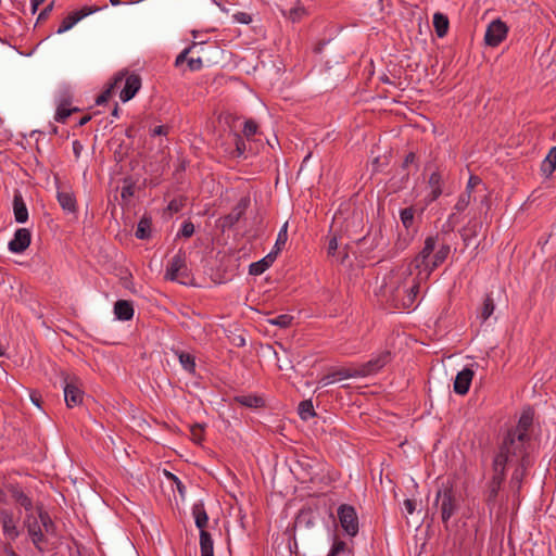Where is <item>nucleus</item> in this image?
<instances>
[{"label": "nucleus", "instance_id": "79ce46f5", "mask_svg": "<svg viewBox=\"0 0 556 556\" xmlns=\"http://www.w3.org/2000/svg\"><path fill=\"white\" fill-rule=\"evenodd\" d=\"M470 200H471V194L469 192L464 191L458 197V200L454 206V210L456 212H464L468 207Z\"/></svg>", "mask_w": 556, "mask_h": 556}, {"label": "nucleus", "instance_id": "c03bdc74", "mask_svg": "<svg viewBox=\"0 0 556 556\" xmlns=\"http://www.w3.org/2000/svg\"><path fill=\"white\" fill-rule=\"evenodd\" d=\"M293 317L287 314L279 315L273 319H269L271 325L278 326L280 328H287L291 325Z\"/></svg>", "mask_w": 556, "mask_h": 556}, {"label": "nucleus", "instance_id": "2f4dec72", "mask_svg": "<svg viewBox=\"0 0 556 556\" xmlns=\"http://www.w3.org/2000/svg\"><path fill=\"white\" fill-rule=\"evenodd\" d=\"M433 26H434L437 36L439 38H443L448 31L450 22H448L447 16L440 12L434 13Z\"/></svg>", "mask_w": 556, "mask_h": 556}, {"label": "nucleus", "instance_id": "4468645a", "mask_svg": "<svg viewBox=\"0 0 556 556\" xmlns=\"http://www.w3.org/2000/svg\"><path fill=\"white\" fill-rule=\"evenodd\" d=\"M99 10L98 7H83L79 10L71 12L66 17H64L58 28V34L65 33L70 30L76 23H78L84 17L97 12Z\"/></svg>", "mask_w": 556, "mask_h": 556}, {"label": "nucleus", "instance_id": "1a4fd4ad", "mask_svg": "<svg viewBox=\"0 0 556 556\" xmlns=\"http://www.w3.org/2000/svg\"><path fill=\"white\" fill-rule=\"evenodd\" d=\"M24 526L36 549L39 553H45L43 544L47 543V538L38 519L33 514H26Z\"/></svg>", "mask_w": 556, "mask_h": 556}, {"label": "nucleus", "instance_id": "09e8293b", "mask_svg": "<svg viewBox=\"0 0 556 556\" xmlns=\"http://www.w3.org/2000/svg\"><path fill=\"white\" fill-rule=\"evenodd\" d=\"M165 475L167 476V478L169 480L173 481V483L176 485V489L177 491L179 492L180 496L184 497L185 494H186V486L184 485V483L180 481V479L175 476L174 473L169 472V471H166L165 470Z\"/></svg>", "mask_w": 556, "mask_h": 556}, {"label": "nucleus", "instance_id": "f3484780", "mask_svg": "<svg viewBox=\"0 0 556 556\" xmlns=\"http://www.w3.org/2000/svg\"><path fill=\"white\" fill-rule=\"evenodd\" d=\"M31 242V233L27 228H18L14 238L9 242V250L13 253H23Z\"/></svg>", "mask_w": 556, "mask_h": 556}, {"label": "nucleus", "instance_id": "c85d7f7f", "mask_svg": "<svg viewBox=\"0 0 556 556\" xmlns=\"http://www.w3.org/2000/svg\"><path fill=\"white\" fill-rule=\"evenodd\" d=\"M353 377H358L356 368H340L324 376L321 380L325 381V384H327L332 383L336 380L348 379Z\"/></svg>", "mask_w": 556, "mask_h": 556}, {"label": "nucleus", "instance_id": "052dcab7", "mask_svg": "<svg viewBox=\"0 0 556 556\" xmlns=\"http://www.w3.org/2000/svg\"><path fill=\"white\" fill-rule=\"evenodd\" d=\"M134 185H127L122 188L121 195L123 199H128L134 195Z\"/></svg>", "mask_w": 556, "mask_h": 556}, {"label": "nucleus", "instance_id": "58836bf2", "mask_svg": "<svg viewBox=\"0 0 556 556\" xmlns=\"http://www.w3.org/2000/svg\"><path fill=\"white\" fill-rule=\"evenodd\" d=\"M78 111H79L78 108L70 109V108L64 106V103L63 104H58L54 119L58 123H65L67 117H70L72 113L78 112Z\"/></svg>", "mask_w": 556, "mask_h": 556}, {"label": "nucleus", "instance_id": "c756f323", "mask_svg": "<svg viewBox=\"0 0 556 556\" xmlns=\"http://www.w3.org/2000/svg\"><path fill=\"white\" fill-rule=\"evenodd\" d=\"M429 186L431 188V192L427 197V201L433 202L442 194V176L439 172H433L429 177Z\"/></svg>", "mask_w": 556, "mask_h": 556}, {"label": "nucleus", "instance_id": "4c0bfd02", "mask_svg": "<svg viewBox=\"0 0 556 556\" xmlns=\"http://www.w3.org/2000/svg\"><path fill=\"white\" fill-rule=\"evenodd\" d=\"M495 309V304H494V300L492 299L491 295H486L485 299L483 300V304H482V307H481V312H480V318L482 321H485L486 319L490 318V316L493 314Z\"/></svg>", "mask_w": 556, "mask_h": 556}, {"label": "nucleus", "instance_id": "c9c22d12", "mask_svg": "<svg viewBox=\"0 0 556 556\" xmlns=\"http://www.w3.org/2000/svg\"><path fill=\"white\" fill-rule=\"evenodd\" d=\"M299 415H300L301 419H303L305 421L316 415L312 400H304V401L300 402Z\"/></svg>", "mask_w": 556, "mask_h": 556}, {"label": "nucleus", "instance_id": "49530a36", "mask_svg": "<svg viewBox=\"0 0 556 556\" xmlns=\"http://www.w3.org/2000/svg\"><path fill=\"white\" fill-rule=\"evenodd\" d=\"M287 226H288V224H285L283 227L280 229V231L278 233V237H277V240H276V243H275V249L276 250L274 251V252H277V254L281 250V247L285 245L286 242H287V239H288Z\"/></svg>", "mask_w": 556, "mask_h": 556}, {"label": "nucleus", "instance_id": "0e129e2a", "mask_svg": "<svg viewBox=\"0 0 556 556\" xmlns=\"http://www.w3.org/2000/svg\"><path fill=\"white\" fill-rule=\"evenodd\" d=\"M404 507H405L407 514L412 515L416 509V502L414 500L406 498L404 501Z\"/></svg>", "mask_w": 556, "mask_h": 556}, {"label": "nucleus", "instance_id": "f704fd0d", "mask_svg": "<svg viewBox=\"0 0 556 556\" xmlns=\"http://www.w3.org/2000/svg\"><path fill=\"white\" fill-rule=\"evenodd\" d=\"M405 292L406 295L403 298L402 306L408 308L415 303L419 293V282L414 280L413 285Z\"/></svg>", "mask_w": 556, "mask_h": 556}, {"label": "nucleus", "instance_id": "4be33fe9", "mask_svg": "<svg viewBox=\"0 0 556 556\" xmlns=\"http://www.w3.org/2000/svg\"><path fill=\"white\" fill-rule=\"evenodd\" d=\"M13 213L16 223L24 224L28 220V210L20 191H15L13 197Z\"/></svg>", "mask_w": 556, "mask_h": 556}, {"label": "nucleus", "instance_id": "5701e85b", "mask_svg": "<svg viewBox=\"0 0 556 556\" xmlns=\"http://www.w3.org/2000/svg\"><path fill=\"white\" fill-rule=\"evenodd\" d=\"M532 460H523L522 463H518L516 469L514 470L510 478V486L517 492L520 491L522 480L527 475V469L532 466Z\"/></svg>", "mask_w": 556, "mask_h": 556}, {"label": "nucleus", "instance_id": "603ef678", "mask_svg": "<svg viewBox=\"0 0 556 556\" xmlns=\"http://www.w3.org/2000/svg\"><path fill=\"white\" fill-rule=\"evenodd\" d=\"M235 21H237L240 24H250L252 22V16L249 13L245 12H238L233 15Z\"/></svg>", "mask_w": 556, "mask_h": 556}, {"label": "nucleus", "instance_id": "a18cd8bd", "mask_svg": "<svg viewBox=\"0 0 556 556\" xmlns=\"http://www.w3.org/2000/svg\"><path fill=\"white\" fill-rule=\"evenodd\" d=\"M479 187H481L482 191H485V187H484L481 178H479L478 176L471 175L469 177V180H468L465 191L469 192L471 194L472 190H475L476 188H479Z\"/></svg>", "mask_w": 556, "mask_h": 556}, {"label": "nucleus", "instance_id": "f8f14e48", "mask_svg": "<svg viewBox=\"0 0 556 556\" xmlns=\"http://www.w3.org/2000/svg\"><path fill=\"white\" fill-rule=\"evenodd\" d=\"M507 31V25L501 20H495L488 26L484 41L490 47H497L506 38Z\"/></svg>", "mask_w": 556, "mask_h": 556}, {"label": "nucleus", "instance_id": "bb28decb", "mask_svg": "<svg viewBox=\"0 0 556 556\" xmlns=\"http://www.w3.org/2000/svg\"><path fill=\"white\" fill-rule=\"evenodd\" d=\"M114 314L119 320H130L134 316V306L130 301L118 300L114 304Z\"/></svg>", "mask_w": 556, "mask_h": 556}, {"label": "nucleus", "instance_id": "9d476101", "mask_svg": "<svg viewBox=\"0 0 556 556\" xmlns=\"http://www.w3.org/2000/svg\"><path fill=\"white\" fill-rule=\"evenodd\" d=\"M391 361V353L389 351H383L378 354L376 357L370 361L364 363L358 368H356L358 377H366L378 372L381 368H383Z\"/></svg>", "mask_w": 556, "mask_h": 556}, {"label": "nucleus", "instance_id": "6ab92c4d", "mask_svg": "<svg viewBox=\"0 0 556 556\" xmlns=\"http://www.w3.org/2000/svg\"><path fill=\"white\" fill-rule=\"evenodd\" d=\"M141 87V78L138 74H130L125 79V86L119 93L123 102L131 100Z\"/></svg>", "mask_w": 556, "mask_h": 556}, {"label": "nucleus", "instance_id": "dca6fc26", "mask_svg": "<svg viewBox=\"0 0 556 556\" xmlns=\"http://www.w3.org/2000/svg\"><path fill=\"white\" fill-rule=\"evenodd\" d=\"M0 522L2 526L3 534L7 539L14 542L20 536V531L16 527L13 513L8 509L0 510Z\"/></svg>", "mask_w": 556, "mask_h": 556}, {"label": "nucleus", "instance_id": "7c9ffc66", "mask_svg": "<svg viewBox=\"0 0 556 556\" xmlns=\"http://www.w3.org/2000/svg\"><path fill=\"white\" fill-rule=\"evenodd\" d=\"M235 402L238 404L249 407V408H258L265 405V401L263 397L248 394V395H237L235 396Z\"/></svg>", "mask_w": 556, "mask_h": 556}, {"label": "nucleus", "instance_id": "338daca9", "mask_svg": "<svg viewBox=\"0 0 556 556\" xmlns=\"http://www.w3.org/2000/svg\"><path fill=\"white\" fill-rule=\"evenodd\" d=\"M167 130L168 128L166 126H156L153 130H152V136H161V135H166L167 134Z\"/></svg>", "mask_w": 556, "mask_h": 556}, {"label": "nucleus", "instance_id": "7ed1b4c3", "mask_svg": "<svg viewBox=\"0 0 556 556\" xmlns=\"http://www.w3.org/2000/svg\"><path fill=\"white\" fill-rule=\"evenodd\" d=\"M192 516L194 517L195 526L200 530L201 556H214L213 539L211 534L205 530L208 523V516L202 502L193 504Z\"/></svg>", "mask_w": 556, "mask_h": 556}, {"label": "nucleus", "instance_id": "5fc2aeb1", "mask_svg": "<svg viewBox=\"0 0 556 556\" xmlns=\"http://www.w3.org/2000/svg\"><path fill=\"white\" fill-rule=\"evenodd\" d=\"M245 151V142L243 140V138L239 135H236V152H237V156H240L244 153Z\"/></svg>", "mask_w": 556, "mask_h": 556}, {"label": "nucleus", "instance_id": "20e7f679", "mask_svg": "<svg viewBox=\"0 0 556 556\" xmlns=\"http://www.w3.org/2000/svg\"><path fill=\"white\" fill-rule=\"evenodd\" d=\"M435 505L440 508L441 519L444 528L448 530L450 519L459 509V504L452 485L443 484L442 488L438 490L435 495Z\"/></svg>", "mask_w": 556, "mask_h": 556}, {"label": "nucleus", "instance_id": "b1692460", "mask_svg": "<svg viewBox=\"0 0 556 556\" xmlns=\"http://www.w3.org/2000/svg\"><path fill=\"white\" fill-rule=\"evenodd\" d=\"M56 199L61 207L68 213L77 212V201L75 194L67 190H58Z\"/></svg>", "mask_w": 556, "mask_h": 556}, {"label": "nucleus", "instance_id": "a19ab883", "mask_svg": "<svg viewBox=\"0 0 556 556\" xmlns=\"http://www.w3.org/2000/svg\"><path fill=\"white\" fill-rule=\"evenodd\" d=\"M415 208L413 206L405 207L400 212V218L403 226L408 229L414 223Z\"/></svg>", "mask_w": 556, "mask_h": 556}, {"label": "nucleus", "instance_id": "473e14b6", "mask_svg": "<svg viewBox=\"0 0 556 556\" xmlns=\"http://www.w3.org/2000/svg\"><path fill=\"white\" fill-rule=\"evenodd\" d=\"M124 76H125V74H124V73H118V74L114 77L113 83H112V84H110V85L108 86V88H106L105 90H103V91L101 92V94H99V96L97 97V99H96V104H97V105L104 104V103H106V102L110 100V98L112 97V93H113L114 88H115L119 83H122V81H123Z\"/></svg>", "mask_w": 556, "mask_h": 556}, {"label": "nucleus", "instance_id": "13d9d810", "mask_svg": "<svg viewBox=\"0 0 556 556\" xmlns=\"http://www.w3.org/2000/svg\"><path fill=\"white\" fill-rule=\"evenodd\" d=\"M191 48L192 47H188L186 48L185 50H182L176 58V61H175V65L176 66H179L180 64H182L185 61H187V55L189 54V52L191 51Z\"/></svg>", "mask_w": 556, "mask_h": 556}, {"label": "nucleus", "instance_id": "bf43d9fd", "mask_svg": "<svg viewBox=\"0 0 556 556\" xmlns=\"http://www.w3.org/2000/svg\"><path fill=\"white\" fill-rule=\"evenodd\" d=\"M383 0H366V4L374 11L381 12L383 10Z\"/></svg>", "mask_w": 556, "mask_h": 556}, {"label": "nucleus", "instance_id": "0eeeda50", "mask_svg": "<svg viewBox=\"0 0 556 556\" xmlns=\"http://www.w3.org/2000/svg\"><path fill=\"white\" fill-rule=\"evenodd\" d=\"M64 382V397L67 407H74L83 402L84 392L80 390V381L76 376L62 374Z\"/></svg>", "mask_w": 556, "mask_h": 556}, {"label": "nucleus", "instance_id": "8fccbe9b", "mask_svg": "<svg viewBox=\"0 0 556 556\" xmlns=\"http://www.w3.org/2000/svg\"><path fill=\"white\" fill-rule=\"evenodd\" d=\"M194 233V225L191 220L184 222L178 237L190 238Z\"/></svg>", "mask_w": 556, "mask_h": 556}, {"label": "nucleus", "instance_id": "f257e3e1", "mask_svg": "<svg viewBox=\"0 0 556 556\" xmlns=\"http://www.w3.org/2000/svg\"><path fill=\"white\" fill-rule=\"evenodd\" d=\"M529 442L530 438L507 431L493 462H500L502 466L506 467L508 463H513L514 460H516L517 464L526 459L531 460L526 447V444Z\"/></svg>", "mask_w": 556, "mask_h": 556}, {"label": "nucleus", "instance_id": "774afa93", "mask_svg": "<svg viewBox=\"0 0 556 556\" xmlns=\"http://www.w3.org/2000/svg\"><path fill=\"white\" fill-rule=\"evenodd\" d=\"M81 150H83L81 143L78 140H75L73 142V151H74V154L76 157H79Z\"/></svg>", "mask_w": 556, "mask_h": 556}, {"label": "nucleus", "instance_id": "a211bd4d", "mask_svg": "<svg viewBox=\"0 0 556 556\" xmlns=\"http://www.w3.org/2000/svg\"><path fill=\"white\" fill-rule=\"evenodd\" d=\"M475 376V371L468 367L460 370L454 380V392L459 395H465L468 393L472 378Z\"/></svg>", "mask_w": 556, "mask_h": 556}, {"label": "nucleus", "instance_id": "2eb2a0df", "mask_svg": "<svg viewBox=\"0 0 556 556\" xmlns=\"http://www.w3.org/2000/svg\"><path fill=\"white\" fill-rule=\"evenodd\" d=\"M250 205V199L248 197L241 198L236 204L232 211L220 218V226L223 229L233 227L244 215L247 208Z\"/></svg>", "mask_w": 556, "mask_h": 556}, {"label": "nucleus", "instance_id": "aec40b11", "mask_svg": "<svg viewBox=\"0 0 556 556\" xmlns=\"http://www.w3.org/2000/svg\"><path fill=\"white\" fill-rule=\"evenodd\" d=\"M482 224L477 220H469L466 226H464L460 230V237L464 241L465 247H469L475 244V248L479 245L478 242H473L477 238L479 230L481 229Z\"/></svg>", "mask_w": 556, "mask_h": 556}, {"label": "nucleus", "instance_id": "412c9836", "mask_svg": "<svg viewBox=\"0 0 556 556\" xmlns=\"http://www.w3.org/2000/svg\"><path fill=\"white\" fill-rule=\"evenodd\" d=\"M533 416H534V413H533L532 408L529 407V408L525 409L518 420L516 428L509 429L508 431H510L513 433H518L519 435H522L526 438H530L528 431L533 424Z\"/></svg>", "mask_w": 556, "mask_h": 556}, {"label": "nucleus", "instance_id": "69168bd1", "mask_svg": "<svg viewBox=\"0 0 556 556\" xmlns=\"http://www.w3.org/2000/svg\"><path fill=\"white\" fill-rule=\"evenodd\" d=\"M181 206H182L181 201L174 199L169 202L168 210L177 213L181 208Z\"/></svg>", "mask_w": 556, "mask_h": 556}, {"label": "nucleus", "instance_id": "864d4df0", "mask_svg": "<svg viewBox=\"0 0 556 556\" xmlns=\"http://www.w3.org/2000/svg\"><path fill=\"white\" fill-rule=\"evenodd\" d=\"M187 63L190 71H199L203 66L201 58H189Z\"/></svg>", "mask_w": 556, "mask_h": 556}, {"label": "nucleus", "instance_id": "6e6d98bb", "mask_svg": "<svg viewBox=\"0 0 556 556\" xmlns=\"http://www.w3.org/2000/svg\"><path fill=\"white\" fill-rule=\"evenodd\" d=\"M54 1L50 2L38 15L37 22H42L48 18L49 14L53 10Z\"/></svg>", "mask_w": 556, "mask_h": 556}, {"label": "nucleus", "instance_id": "de8ad7c7", "mask_svg": "<svg viewBox=\"0 0 556 556\" xmlns=\"http://www.w3.org/2000/svg\"><path fill=\"white\" fill-rule=\"evenodd\" d=\"M257 128L258 126L253 119H248L244 123L243 135L245 136L247 139H250L257 132Z\"/></svg>", "mask_w": 556, "mask_h": 556}, {"label": "nucleus", "instance_id": "ea45409f", "mask_svg": "<svg viewBox=\"0 0 556 556\" xmlns=\"http://www.w3.org/2000/svg\"><path fill=\"white\" fill-rule=\"evenodd\" d=\"M283 15L287 16L293 23L299 22L306 14V10L303 5L299 4L290 9L289 12L282 11Z\"/></svg>", "mask_w": 556, "mask_h": 556}, {"label": "nucleus", "instance_id": "f03ea898", "mask_svg": "<svg viewBox=\"0 0 556 556\" xmlns=\"http://www.w3.org/2000/svg\"><path fill=\"white\" fill-rule=\"evenodd\" d=\"M438 242V236H429L425 240L422 250L415 256L410 265L417 269L421 267L427 271V277L447 258L451 247L447 243H442L439 250L434 253L433 258L429 261L430 255L433 253Z\"/></svg>", "mask_w": 556, "mask_h": 556}, {"label": "nucleus", "instance_id": "6e6552de", "mask_svg": "<svg viewBox=\"0 0 556 556\" xmlns=\"http://www.w3.org/2000/svg\"><path fill=\"white\" fill-rule=\"evenodd\" d=\"M188 276V267L186 263V253L179 250L178 253L172 258L166 268L165 278L170 281H179L185 283L181 278Z\"/></svg>", "mask_w": 556, "mask_h": 556}, {"label": "nucleus", "instance_id": "cd10ccee", "mask_svg": "<svg viewBox=\"0 0 556 556\" xmlns=\"http://www.w3.org/2000/svg\"><path fill=\"white\" fill-rule=\"evenodd\" d=\"M152 235V218L151 216L143 215L138 225L135 232L137 239L140 240H149Z\"/></svg>", "mask_w": 556, "mask_h": 556}, {"label": "nucleus", "instance_id": "e2e57ef3", "mask_svg": "<svg viewBox=\"0 0 556 556\" xmlns=\"http://www.w3.org/2000/svg\"><path fill=\"white\" fill-rule=\"evenodd\" d=\"M337 249H338V240H337V237L334 236L329 240L328 255H334Z\"/></svg>", "mask_w": 556, "mask_h": 556}, {"label": "nucleus", "instance_id": "39448f33", "mask_svg": "<svg viewBox=\"0 0 556 556\" xmlns=\"http://www.w3.org/2000/svg\"><path fill=\"white\" fill-rule=\"evenodd\" d=\"M493 476L486 483L484 492V501L489 507H493L496 503L498 492L506 478V467L502 466L500 462L492 463Z\"/></svg>", "mask_w": 556, "mask_h": 556}, {"label": "nucleus", "instance_id": "393cba45", "mask_svg": "<svg viewBox=\"0 0 556 556\" xmlns=\"http://www.w3.org/2000/svg\"><path fill=\"white\" fill-rule=\"evenodd\" d=\"M277 257V252H269L262 260L254 262L249 267V274L253 276L262 275L267 268H269Z\"/></svg>", "mask_w": 556, "mask_h": 556}, {"label": "nucleus", "instance_id": "423d86ee", "mask_svg": "<svg viewBox=\"0 0 556 556\" xmlns=\"http://www.w3.org/2000/svg\"><path fill=\"white\" fill-rule=\"evenodd\" d=\"M338 518L344 532L350 536L358 533L359 525L355 508L349 504H342L338 508Z\"/></svg>", "mask_w": 556, "mask_h": 556}, {"label": "nucleus", "instance_id": "a878e982", "mask_svg": "<svg viewBox=\"0 0 556 556\" xmlns=\"http://www.w3.org/2000/svg\"><path fill=\"white\" fill-rule=\"evenodd\" d=\"M36 509L38 511V521L43 530V533L55 535L56 534V526L54 521L51 519L48 511H46L41 504L36 505Z\"/></svg>", "mask_w": 556, "mask_h": 556}, {"label": "nucleus", "instance_id": "37998d69", "mask_svg": "<svg viewBox=\"0 0 556 556\" xmlns=\"http://www.w3.org/2000/svg\"><path fill=\"white\" fill-rule=\"evenodd\" d=\"M191 439L195 443H201L203 440L204 425L194 424L190 427Z\"/></svg>", "mask_w": 556, "mask_h": 556}, {"label": "nucleus", "instance_id": "4d7b16f0", "mask_svg": "<svg viewBox=\"0 0 556 556\" xmlns=\"http://www.w3.org/2000/svg\"><path fill=\"white\" fill-rule=\"evenodd\" d=\"M416 161H417V156L414 152L407 153L403 161L402 168L406 169L410 164H415Z\"/></svg>", "mask_w": 556, "mask_h": 556}, {"label": "nucleus", "instance_id": "ddd939ff", "mask_svg": "<svg viewBox=\"0 0 556 556\" xmlns=\"http://www.w3.org/2000/svg\"><path fill=\"white\" fill-rule=\"evenodd\" d=\"M3 486L10 493L12 500L25 509L26 514H33L36 505L17 483H5Z\"/></svg>", "mask_w": 556, "mask_h": 556}, {"label": "nucleus", "instance_id": "e433bc0d", "mask_svg": "<svg viewBox=\"0 0 556 556\" xmlns=\"http://www.w3.org/2000/svg\"><path fill=\"white\" fill-rule=\"evenodd\" d=\"M178 355L179 362L181 366L190 374H193L195 371V362L194 356H192L189 353L186 352H176Z\"/></svg>", "mask_w": 556, "mask_h": 556}, {"label": "nucleus", "instance_id": "680f3d73", "mask_svg": "<svg viewBox=\"0 0 556 556\" xmlns=\"http://www.w3.org/2000/svg\"><path fill=\"white\" fill-rule=\"evenodd\" d=\"M30 401L34 405H36L38 408H41V404H42V399H41V394L37 391H33L30 393Z\"/></svg>", "mask_w": 556, "mask_h": 556}, {"label": "nucleus", "instance_id": "9b49d317", "mask_svg": "<svg viewBox=\"0 0 556 556\" xmlns=\"http://www.w3.org/2000/svg\"><path fill=\"white\" fill-rule=\"evenodd\" d=\"M357 244L365 247L364 250L366 252L386 248L388 242L384 239L382 226L379 225L376 229L370 230L366 236L358 239Z\"/></svg>", "mask_w": 556, "mask_h": 556}, {"label": "nucleus", "instance_id": "72a5a7b5", "mask_svg": "<svg viewBox=\"0 0 556 556\" xmlns=\"http://www.w3.org/2000/svg\"><path fill=\"white\" fill-rule=\"evenodd\" d=\"M556 169V147H553L546 157L543 160L541 170L548 177Z\"/></svg>", "mask_w": 556, "mask_h": 556}, {"label": "nucleus", "instance_id": "3c124183", "mask_svg": "<svg viewBox=\"0 0 556 556\" xmlns=\"http://www.w3.org/2000/svg\"><path fill=\"white\" fill-rule=\"evenodd\" d=\"M346 551V543L341 540H334L331 549L329 552V556H338L339 554Z\"/></svg>", "mask_w": 556, "mask_h": 556}]
</instances>
